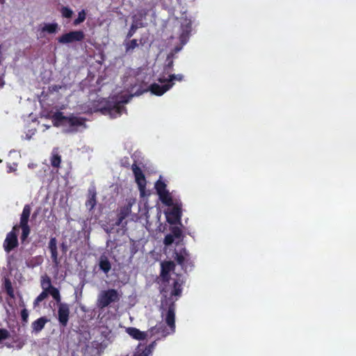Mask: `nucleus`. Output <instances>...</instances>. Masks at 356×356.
<instances>
[{"instance_id":"nucleus-1","label":"nucleus","mask_w":356,"mask_h":356,"mask_svg":"<svg viewBox=\"0 0 356 356\" xmlns=\"http://www.w3.org/2000/svg\"><path fill=\"white\" fill-rule=\"evenodd\" d=\"M173 289L171 291L170 296H168L166 293L168 291L163 288L161 293L162 294L161 310L162 316L165 317V321L168 326V328L163 323H157L155 326L150 327L147 330L148 337L159 336L157 339L165 338L168 335L175 332V309H176V300L172 298V296L180 297L182 292L181 285L179 280H175L172 283Z\"/></svg>"},{"instance_id":"nucleus-2","label":"nucleus","mask_w":356,"mask_h":356,"mask_svg":"<svg viewBox=\"0 0 356 356\" xmlns=\"http://www.w3.org/2000/svg\"><path fill=\"white\" fill-rule=\"evenodd\" d=\"M31 212L30 204H25L22 213L20 216V222L19 225H14L13 228L19 231L22 229V235L20 237L22 243H25L31 234V227L29 225V218Z\"/></svg>"},{"instance_id":"nucleus-3","label":"nucleus","mask_w":356,"mask_h":356,"mask_svg":"<svg viewBox=\"0 0 356 356\" xmlns=\"http://www.w3.org/2000/svg\"><path fill=\"white\" fill-rule=\"evenodd\" d=\"M120 300L119 294L115 289L102 291L97 296V307L102 309L109 306L112 302Z\"/></svg>"},{"instance_id":"nucleus-4","label":"nucleus","mask_w":356,"mask_h":356,"mask_svg":"<svg viewBox=\"0 0 356 356\" xmlns=\"http://www.w3.org/2000/svg\"><path fill=\"white\" fill-rule=\"evenodd\" d=\"M175 259L185 271H186L188 268L191 269L193 266V262L191 260L188 252L185 248H183L179 252H175Z\"/></svg>"},{"instance_id":"nucleus-5","label":"nucleus","mask_w":356,"mask_h":356,"mask_svg":"<svg viewBox=\"0 0 356 356\" xmlns=\"http://www.w3.org/2000/svg\"><path fill=\"white\" fill-rule=\"evenodd\" d=\"M131 169L135 177L136 182L138 186L140 195L144 196L146 187L145 175L140 168L137 165L136 161L132 164Z\"/></svg>"},{"instance_id":"nucleus-6","label":"nucleus","mask_w":356,"mask_h":356,"mask_svg":"<svg viewBox=\"0 0 356 356\" xmlns=\"http://www.w3.org/2000/svg\"><path fill=\"white\" fill-rule=\"evenodd\" d=\"M17 230L13 228V229L6 234L3 243V248L5 252H10L13 249L18 247L19 241L17 234Z\"/></svg>"},{"instance_id":"nucleus-7","label":"nucleus","mask_w":356,"mask_h":356,"mask_svg":"<svg viewBox=\"0 0 356 356\" xmlns=\"http://www.w3.org/2000/svg\"><path fill=\"white\" fill-rule=\"evenodd\" d=\"M85 35L83 31H73L61 35L58 37V43L68 44L74 42H81L84 39Z\"/></svg>"},{"instance_id":"nucleus-8","label":"nucleus","mask_w":356,"mask_h":356,"mask_svg":"<svg viewBox=\"0 0 356 356\" xmlns=\"http://www.w3.org/2000/svg\"><path fill=\"white\" fill-rule=\"evenodd\" d=\"M70 315V306L66 302H60L58 310H57V319L61 327H67Z\"/></svg>"},{"instance_id":"nucleus-9","label":"nucleus","mask_w":356,"mask_h":356,"mask_svg":"<svg viewBox=\"0 0 356 356\" xmlns=\"http://www.w3.org/2000/svg\"><path fill=\"white\" fill-rule=\"evenodd\" d=\"M86 118L83 117H79L76 115H70L67 118L66 126L70 127L68 132H76L78 131L79 127H86Z\"/></svg>"},{"instance_id":"nucleus-10","label":"nucleus","mask_w":356,"mask_h":356,"mask_svg":"<svg viewBox=\"0 0 356 356\" xmlns=\"http://www.w3.org/2000/svg\"><path fill=\"white\" fill-rule=\"evenodd\" d=\"M175 264L173 261H165L161 263V277L163 283H170V273L175 270Z\"/></svg>"},{"instance_id":"nucleus-11","label":"nucleus","mask_w":356,"mask_h":356,"mask_svg":"<svg viewBox=\"0 0 356 356\" xmlns=\"http://www.w3.org/2000/svg\"><path fill=\"white\" fill-rule=\"evenodd\" d=\"M161 83L162 85L156 83H152L149 86L148 90L156 96H161L172 88V84L170 83H168L167 82ZM145 91H147V90Z\"/></svg>"},{"instance_id":"nucleus-12","label":"nucleus","mask_w":356,"mask_h":356,"mask_svg":"<svg viewBox=\"0 0 356 356\" xmlns=\"http://www.w3.org/2000/svg\"><path fill=\"white\" fill-rule=\"evenodd\" d=\"M56 239L51 237L48 243V250L51 254V259L55 267H58L60 264V259L58 256V250L56 246Z\"/></svg>"},{"instance_id":"nucleus-13","label":"nucleus","mask_w":356,"mask_h":356,"mask_svg":"<svg viewBox=\"0 0 356 356\" xmlns=\"http://www.w3.org/2000/svg\"><path fill=\"white\" fill-rule=\"evenodd\" d=\"M181 217V205L174 204L171 210L167 213V220L170 224H175L180 221Z\"/></svg>"},{"instance_id":"nucleus-14","label":"nucleus","mask_w":356,"mask_h":356,"mask_svg":"<svg viewBox=\"0 0 356 356\" xmlns=\"http://www.w3.org/2000/svg\"><path fill=\"white\" fill-rule=\"evenodd\" d=\"M128 102V99H126L122 102H116L113 106H110V107H107V111H108V114L111 115L112 118H117L122 115V112L126 111L124 107V104Z\"/></svg>"},{"instance_id":"nucleus-15","label":"nucleus","mask_w":356,"mask_h":356,"mask_svg":"<svg viewBox=\"0 0 356 356\" xmlns=\"http://www.w3.org/2000/svg\"><path fill=\"white\" fill-rule=\"evenodd\" d=\"M126 332L134 339L138 341H143L148 337L147 331L142 332L138 329L133 327H129L126 329Z\"/></svg>"},{"instance_id":"nucleus-16","label":"nucleus","mask_w":356,"mask_h":356,"mask_svg":"<svg viewBox=\"0 0 356 356\" xmlns=\"http://www.w3.org/2000/svg\"><path fill=\"white\" fill-rule=\"evenodd\" d=\"M131 204H127L121 207L118 213V219L115 223L116 226H120L123 224V220L129 215L131 213Z\"/></svg>"},{"instance_id":"nucleus-17","label":"nucleus","mask_w":356,"mask_h":356,"mask_svg":"<svg viewBox=\"0 0 356 356\" xmlns=\"http://www.w3.org/2000/svg\"><path fill=\"white\" fill-rule=\"evenodd\" d=\"M46 284L47 285L48 295L49 294L52 296V298L56 300L57 305L62 302L60 301V293H59V290L51 285V280L48 277L46 278Z\"/></svg>"},{"instance_id":"nucleus-18","label":"nucleus","mask_w":356,"mask_h":356,"mask_svg":"<svg viewBox=\"0 0 356 356\" xmlns=\"http://www.w3.org/2000/svg\"><path fill=\"white\" fill-rule=\"evenodd\" d=\"M96 195H97V193H96V190L94 187L88 189V200L86 202V207L90 211H91L96 205V202H97Z\"/></svg>"},{"instance_id":"nucleus-19","label":"nucleus","mask_w":356,"mask_h":356,"mask_svg":"<svg viewBox=\"0 0 356 356\" xmlns=\"http://www.w3.org/2000/svg\"><path fill=\"white\" fill-rule=\"evenodd\" d=\"M184 76L182 74H169L168 78L160 77L159 79V81L160 83L167 82L168 83L172 84V87L175 84V83H174L175 81L181 82L184 80Z\"/></svg>"},{"instance_id":"nucleus-20","label":"nucleus","mask_w":356,"mask_h":356,"mask_svg":"<svg viewBox=\"0 0 356 356\" xmlns=\"http://www.w3.org/2000/svg\"><path fill=\"white\" fill-rule=\"evenodd\" d=\"M46 316H42L32 323L31 327L33 331L38 333L40 332L44 327L45 324L48 322Z\"/></svg>"},{"instance_id":"nucleus-21","label":"nucleus","mask_w":356,"mask_h":356,"mask_svg":"<svg viewBox=\"0 0 356 356\" xmlns=\"http://www.w3.org/2000/svg\"><path fill=\"white\" fill-rule=\"evenodd\" d=\"M62 161V157H60L58 148H54L50 156V163L52 167L59 168L60 167V162Z\"/></svg>"},{"instance_id":"nucleus-22","label":"nucleus","mask_w":356,"mask_h":356,"mask_svg":"<svg viewBox=\"0 0 356 356\" xmlns=\"http://www.w3.org/2000/svg\"><path fill=\"white\" fill-rule=\"evenodd\" d=\"M99 267L100 270H102L104 273H109L111 268H112V265L111 264V261L108 259L107 256H105L104 254L100 256Z\"/></svg>"},{"instance_id":"nucleus-23","label":"nucleus","mask_w":356,"mask_h":356,"mask_svg":"<svg viewBox=\"0 0 356 356\" xmlns=\"http://www.w3.org/2000/svg\"><path fill=\"white\" fill-rule=\"evenodd\" d=\"M59 30V26L56 22L45 23L40 29V35L43 33L49 34L56 33Z\"/></svg>"},{"instance_id":"nucleus-24","label":"nucleus","mask_w":356,"mask_h":356,"mask_svg":"<svg viewBox=\"0 0 356 356\" xmlns=\"http://www.w3.org/2000/svg\"><path fill=\"white\" fill-rule=\"evenodd\" d=\"M67 116L64 115L62 112H57L53 115L54 125L58 127L60 125L66 126Z\"/></svg>"},{"instance_id":"nucleus-25","label":"nucleus","mask_w":356,"mask_h":356,"mask_svg":"<svg viewBox=\"0 0 356 356\" xmlns=\"http://www.w3.org/2000/svg\"><path fill=\"white\" fill-rule=\"evenodd\" d=\"M161 201L167 206L171 207L174 205L173 200L169 191L159 195Z\"/></svg>"},{"instance_id":"nucleus-26","label":"nucleus","mask_w":356,"mask_h":356,"mask_svg":"<svg viewBox=\"0 0 356 356\" xmlns=\"http://www.w3.org/2000/svg\"><path fill=\"white\" fill-rule=\"evenodd\" d=\"M45 284H46V280H44L42 283V286L44 291L35 299L34 302H33L35 306L37 305L41 301L45 300L48 296L47 287L44 288Z\"/></svg>"},{"instance_id":"nucleus-27","label":"nucleus","mask_w":356,"mask_h":356,"mask_svg":"<svg viewBox=\"0 0 356 356\" xmlns=\"http://www.w3.org/2000/svg\"><path fill=\"white\" fill-rule=\"evenodd\" d=\"M166 184L161 180H159L156 181V185H154V188H156V191H157V195H161L162 193H166L168 191L166 189Z\"/></svg>"},{"instance_id":"nucleus-28","label":"nucleus","mask_w":356,"mask_h":356,"mask_svg":"<svg viewBox=\"0 0 356 356\" xmlns=\"http://www.w3.org/2000/svg\"><path fill=\"white\" fill-rule=\"evenodd\" d=\"M4 289H5L6 294L9 297H10L11 298H15V291H13V287L12 286V283L8 279L5 280Z\"/></svg>"},{"instance_id":"nucleus-29","label":"nucleus","mask_w":356,"mask_h":356,"mask_svg":"<svg viewBox=\"0 0 356 356\" xmlns=\"http://www.w3.org/2000/svg\"><path fill=\"white\" fill-rule=\"evenodd\" d=\"M125 50L127 53L133 51L134 49L138 47L137 40L133 39L125 43Z\"/></svg>"},{"instance_id":"nucleus-30","label":"nucleus","mask_w":356,"mask_h":356,"mask_svg":"<svg viewBox=\"0 0 356 356\" xmlns=\"http://www.w3.org/2000/svg\"><path fill=\"white\" fill-rule=\"evenodd\" d=\"M174 56L173 54H170L168 56L166 63L164 66L165 72H169L173 70L174 61L172 60V57Z\"/></svg>"},{"instance_id":"nucleus-31","label":"nucleus","mask_w":356,"mask_h":356,"mask_svg":"<svg viewBox=\"0 0 356 356\" xmlns=\"http://www.w3.org/2000/svg\"><path fill=\"white\" fill-rule=\"evenodd\" d=\"M139 26H143L142 22L139 23V26L138 24H136L135 22L132 23L129 31L127 33V36H126L127 39H130L135 34V33L136 32V31Z\"/></svg>"},{"instance_id":"nucleus-32","label":"nucleus","mask_w":356,"mask_h":356,"mask_svg":"<svg viewBox=\"0 0 356 356\" xmlns=\"http://www.w3.org/2000/svg\"><path fill=\"white\" fill-rule=\"evenodd\" d=\"M86 11L83 10L81 11H79V14H78V17L74 20V22H73L74 25L76 26V25L82 23L86 19Z\"/></svg>"},{"instance_id":"nucleus-33","label":"nucleus","mask_w":356,"mask_h":356,"mask_svg":"<svg viewBox=\"0 0 356 356\" xmlns=\"http://www.w3.org/2000/svg\"><path fill=\"white\" fill-rule=\"evenodd\" d=\"M72 15L73 11L68 7H63V8H61V16L70 18L72 17Z\"/></svg>"},{"instance_id":"nucleus-34","label":"nucleus","mask_w":356,"mask_h":356,"mask_svg":"<svg viewBox=\"0 0 356 356\" xmlns=\"http://www.w3.org/2000/svg\"><path fill=\"white\" fill-rule=\"evenodd\" d=\"M172 236L176 238H180L182 236V232L178 227H173L171 229Z\"/></svg>"},{"instance_id":"nucleus-35","label":"nucleus","mask_w":356,"mask_h":356,"mask_svg":"<svg viewBox=\"0 0 356 356\" xmlns=\"http://www.w3.org/2000/svg\"><path fill=\"white\" fill-rule=\"evenodd\" d=\"M10 334L6 329L0 328V342L8 339Z\"/></svg>"},{"instance_id":"nucleus-36","label":"nucleus","mask_w":356,"mask_h":356,"mask_svg":"<svg viewBox=\"0 0 356 356\" xmlns=\"http://www.w3.org/2000/svg\"><path fill=\"white\" fill-rule=\"evenodd\" d=\"M29 315V314L26 309H23L21 311L22 320L24 323H26L28 322Z\"/></svg>"},{"instance_id":"nucleus-37","label":"nucleus","mask_w":356,"mask_h":356,"mask_svg":"<svg viewBox=\"0 0 356 356\" xmlns=\"http://www.w3.org/2000/svg\"><path fill=\"white\" fill-rule=\"evenodd\" d=\"M175 238L171 234L165 236L164 239V243L165 245H170L173 243Z\"/></svg>"},{"instance_id":"nucleus-38","label":"nucleus","mask_w":356,"mask_h":356,"mask_svg":"<svg viewBox=\"0 0 356 356\" xmlns=\"http://www.w3.org/2000/svg\"><path fill=\"white\" fill-rule=\"evenodd\" d=\"M152 352V350L149 346L145 347L143 350H140V353L142 354L146 355V356H149Z\"/></svg>"},{"instance_id":"nucleus-39","label":"nucleus","mask_w":356,"mask_h":356,"mask_svg":"<svg viewBox=\"0 0 356 356\" xmlns=\"http://www.w3.org/2000/svg\"><path fill=\"white\" fill-rule=\"evenodd\" d=\"M61 251L64 253H66L67 251V245L65 243L61 244Z\"/></svg>"},{"instance_id":"nucleus-40","label":"nucleus","mask_w":356,"mask_h":356,"mask_svg":"<svg viewBox=\"0 0 356 356\" xmlns=\"http://www.w3.org/2000/svg\"><path fill=\"white\" fill-rule=\"evenodd\" d=\"M132 356H146V355L142 354L140 353V350H136Z\"/></svg>"},{"instance_id":"nucleus-41","label":"nucleus","mask_w":356,"mask_h":356,"mask_svg":"<svg viewBox=\"0 0 356 356\" xmlns=\"http://www.w3.org/2000/svg\"><path fill=\"white\" fill-rule=\"evenodd\" d=\"M156 344V341H153L151 343H149V345H147L149 347H150V348L152 350H153V348L155 347V345Z\"/></svg>"},{"instance_id":"nucleus-42","label":"nucleus","mask_w":356,"mask_h":356,"mask_svg":"<svg viewBox=\"0 0 356 356\" xmlns=\"http://www.w3.org/2000/svg\"><path fill=\"white\" fill-rule=\"evenodd\" d=\"M122 165H123L124 166L129 167V161H128V158H127V161H126L125 162H123V163H122Z\"/></svg>"},{"instance_id":"nucleus-43","label":"nucleus","mask_w":356,"mask_h":356,"mask_svg":"<svg viewBox=\"0 0 356 356\" xmlns=\"http://www.w3.org/2000/svg\"><path fill=\"white\" fill-rule=\"evenodd\" d=\"M4 2H5V0H0V3L3 4V3H4Z\"/></svg>"},{"instance_id":"nucleus-44","label":"nucleus","mask_w":356,"mask_h":356,"mask_svg":"<svg viewBox=\"0 0 356 356\" xmlns=\"http://www.w3.org/2000/svg\"><path fill=\"white\" fill-rule=\"evenodd\" d=\"M0 55H1V46H0Z\"/></svg>"},{"instance_id":"nucleus-45","label":"nucleus","mask_w":356,"mask_h":356,"mask_svg":"<svg viewBox=\"0 0 356 356\" xmlns=\"http://www.w3.org/2000/svg\"><path fill=\"white\" fill-rule=\"evenodd\" d=\"M1 162V159H0V163Z\"/></svg>"},{"instance_id":"nucleus-46","label":"nucleus","mask_w":356,"mask_h":356,"mask_svg":"<svg viewBox=\"0 0 356 356\" xmlns=\"http://www.w3.org/2000/svg\"><path fill=\"white\" fill-rule=\"evenodd\" d=\"M126 356H129V355H126Z\"/></svg>"}]
</instances>
